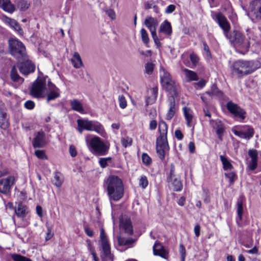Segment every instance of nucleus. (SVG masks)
<instances>
[{
    "label": "nucleus",
    "instance_id": "1",
    "mask_svg": "<svg viewBox=\"0 0 261 261\" xmlns=\"http://www.w3.org/2000/svg\"><path fill=\"white\" fill-rule=\"evenodd\" d=\"M216 17L219 25L222 29L225 36L233 44L237 51L242 54L246 53L250 46L248 40L240 32L234 31L231 33L229 32L230 24L222 14H217Z\"/></svg>",
    "mask_w": 261,
    "mask_h": 261
},
{
    "label": "nucleus",
    "instance_id": "2",
    "mask_svg": "<svg viewBox=\"0 0 261 261\" xmlns=\"http://www.w3.org/2000/svg\"><path fill=\"white\" fill-rule=\"evenodd\" d=\"M108 195L110 200L118 201L123 196L124 188L121 179L117 176H110L107 181Z\"/></svg>",
    "mask_w": 261,
    "mask_h": 261
},
{
    "label": "nucleus",
    "instance_id": "3",
    "mask_svg": "<svg viewBox=\"0 0 261 261\" xmlns=\"http://www.w3.org/2000/svg\"><path fill=\"white\" fill-rule=\"evenodd\" d=\"M260 67L257 61L239 60L233 64V72L239 77L250 74Z\"/></svg>",
    "mask_w": 261,
    "mask_h": 261
},
{
    "label": "nucleus",
    "instance_id": "4",
    "mask_svg": "<svg viewBox=\"0 0 261 261\" xmlns=\"http://www.w3.org/2000/svg\"><path fill=\"white\" fill-rule=\"evenodd\" d=\"M89 135L85 138L87 146L89 151L94 154L105 155L108 153L110 144L105 143L98 136H93L89 138Z\"/></svg>",
    "mask_w": 261,
    "mask_h": 261
},
{
    "label": "nucleus",
    "instance_id": "5",
    "mask_svg": "<svg viewBox=\"0 0 261 261\" xmlns=\"http://www.w3.org/2000/svg\"><path fill=\"white\" fill-rule=\"evenodd\" d=\"M76 129L81 134L84 130L95 132L103 137L106 132L103 125L96 121H91L87 119H79L77 120Z\"/></svg>",
    "mask_w": 261,
    "mask_h": 261
},
{
    "label": "nucleus",
    "instance_id": "6",
    "mask_svg": "<svg viewBox=\"0 0 261 261\" xmlns=\"http://www.w3.org/2000/svg\"><path fill=\"white\" fill-rule=\"evenodd\" d=\"M161 81L163 87L170 95V97H177L180 91L179 84L172 77L169 72L163 69V73L161 74Z\"/></svg>",
    "mask_w": 261,
    "mask_h": 261
},
{
    "label": "nucleus",
    "instance_id": "7",
    "mask_svg": "<svg viewBox=\"0 0 261 261\" xmlns=\"http://www.w3.org/2000/svg\"><path fill=\"white\" fill-rule=\"evenodd\" d=\"M9 48L12 56L20 60L26 59L25 47L23 44L18 40L10 38L9 40Z\"/></svg>",
    "mask_w": 261,
    "mask_h": 261
},
{
    "label": "nucleus",
    "instance_id": "8",
    "mask_svg": "<svg viewBox=\"0 0 261 261\" xmlns=\"http://www.w3.org/2000/svg\"><path fill=\"white\" fill-rule=\"evenodd\" d=\"M30 92V94L34 97H44L47 94L46 80L37 79L33 83Z\"/></svg>",
    "mask_w": 261,
    "mask_h": 261
},
{
    "label": "nucleus",
    "instance_id": "9",
    "mask_svg": "<svg viewBox=\"0 0 261 261\" xmlns=\"http://www.w3.org/2000/svg\"><path fill=\"white\" fill-rule=\"evenodd\" d=\"M226 108L238 121L244 122L246 116V112L244 109L232 101H229L226 103Z\"/></svg>",
    "mask_w": 261,
    "mask_h": 261
},
{
    "label": "nucleus",
    "instance_id": "10",
    "mask_svg": "<svg viewBox=\"0 0 261 261\" xmlns=\"http://www.w3.org/2000/svg\"><path fill=\"white\" fill-rule=\"evenodd\" d=\"M231 130L236 136L241 139L249 140L254 135L253 128L249 125H235L231 128Z\"/></svg>",
    "mask_w": 261,
    "mask_h": 261
},
{
    "label": "nucleus",
    "instance_id": "11",
    "mask_svg": "<svg viewBox=\"0 0 261 261\" xmlns=\"http://www.w3.org/2000/svg\"><path fill=\"white\" fill-rule=\"evenodd\" d=\"M247 15L252 21H261V0H253L250 3Z\"/></svg>",
    "mask_w": 261,
    "mask_h": 261
},
{
    "label": "nucleus",
    "instance_id": "12",
    "mask_svg": "<svg viewBox=\"0 0 261 261\" xmlns=\"http://www.w3.org/2000/svg\"><path fill=\"white\" fill-rule=\"evenodd\" d=\"M167 180L174 191L178 192L182 190V185L180 178L179 175L176 173L175 166L173 164L170 165V173Z\"/></svg>",
    "mask_w": 261,
    "mask_h": 261
},
{
    "label": "nucleus",
    "instance_id": "13",
    "mask_svg": "<svg viewBox=\"0 0 261 261\" xmlns=\"http://www.w3.org/2000/svg\"><path fill=\"white\" fill-rule=\"evenodd\" d=\"M100 238L103 254L105 259L110 261H113V255L111 253L110 245L103 229L100 230Z\"/></svg>",
    "mask_w": 261,
    "mask_h": 261
},
{
    "label": "nucleus",
    "instance_id": "14",
    "mask_svg": "<svg viewBox=\"0 0 261 261\" xmlns=\"http://www.w3.org/2000/svg\"><path fill=\"white\" fill-rule=\"evenodd\" d=\"M15 178L14 176L10 175L0 179V193L8 195L11 192L12 186L15 184Z\"/></svg>",
    "mask_w": 261,
    "mask_h": 261
},
{
    "label": "nucleus",
    "instance_id": "15",
    "mask_svg": "<svg viewBox=\"0 0 261 261\" xmlns=\"http://www.w3.org/2000/svg\"><path fill=\"white\" fill-rule=\"evenodd\" d=\"M20 60H22V61L17 63V66L22 74L28 75L34 71L35 66L31 61L28 59L27 55L25 60L21 59Z\"/></svg>",
    "mask_w": 261,
    "mask_h": 261
},
{
    "label": "nucleus",
    "instance_id": "16",
    "mask_svg": "<svg viewBox=\"0 0 261 261\" xmlns=\"http://www.w3.org/2000/svg\"><path fill=\"white\" fill-rule=\"evenodd\" d=\"M169 149V146L168 141L156 140V152L162 160L165 158V152Z\"/></svg>",
    "mask_w": 261,
    "mask_h": 261
},
{
    "label": "nucleus",
    "instance_id": "17",
    "mask_svg": "<svg viewBox=\"0 0 261 261\" xmlns=\"http://www.w3.org/2000/svg\"><path fill=\"white\" fill-rule=\"evenodd\" d=\"M250 160L247 162V167L250 170H254L258 164V153L256 150L250 149L248 151Z\"/></svg>",
    "mask_w": 261,
    "mask_h": 261
},
{
    "label": "nucleus",
    "instance_id": "18",
    "mask_svg": "<svg viewBox=\"0 0 261 261\" xmlns=\"http://www.w3.org/2000/svg\"><path fill=\"white\" fill-rule=\"evenodd\" d=\"M48 87L49 92L47 91V101L49 102L54 100L60 96L59 89L50 81H48Z\"/></svg>",
    "mask_w": 261,
    "mask_h": 261
},
{
    "label": "nucleus",
    "instance_id": "19",
    "mask_svg": "<svg viewBox=\"0 0 261 261\" xmlns=\"http://www.w3.org/2000/svg\"><path fill=\"white\" fill-rule=\"evenodd\" d=\"M158 88L156 86L151 88L147 90V95L146 97V106L154 103L158 96Z\"/></svg>",
    "mask_w": 261,
    "mask_h": 261
},
{
    "label": "nucleus",
    "instance_id": "20",
    "mask_svg": "<svg viewBox=\"0 0 261 261\" xmlns=\"http://www.w3.org/2000/svg\"><path fill=\"white\" fill-rule=\"evenodd\" d=\"M213 127L216 130V135L218 137L219 142L223 140V137L225 133V129L224 124L219 119L215 120L214 126Z\"/></svg>",
    "mask_w": 261,
    "mask_h": 261
},
{
    "label": "nucleus",
    "instance_id": "21",
    "mask_svg": "<svg viewBox=\"0 0 261 261\" xmlns=\"http://www.w3.org/2000/svg\"><path fill=\"white\" fill-rule=\"evenodd\" d=\"M46 144L45 134L43 132H38L33 142V146L34 148L43 147Z\"/></svg>",
    "mask_w": 261,
    "mask_h": 261
},
{
    "label": "nucleus",
    "instance_id": "22",
    "mask_svg": "<svg viewBox=\"0 0 261 261\" xmlns=\"http://www.w3.org/2000/svg\"><path fill=\"white\" fill-rule=\"evenodd\" d=\"M119 221L120 229L128 234H131L133 230L130 219L122 217L120 219Z\"/></svg>",
    "mask_w": 261,
    "mask_h": 261
},
{
    "label": "nucleus",
    "instance_id": "23",
    "mask_svg": "<svg viewBox=\"0 0 261 261\" xmlns=\"http://www.w3.org/2000/svg\"><path fill=\"white\" fill-rule=\"evenodd\" d=\"M153 254L165 259L168 258V252L160 243H155L153 247Z\"/></svg>",
    "mask_w": 261,
    "mask_h": 261
},
{
    "label": "nucleus",
    "instance_id": "24",
    "mask_svg": "<svg viewBox=\"0 0 261 261\" xmlns=\"http://www.w3.org/2000/svg\"><path fill=\"white\" fill-rule=\"evenodd\" d=\"M159 131L160 133V136L156 139V140H160L163 141H167V132H168V125L164 121H161L159 124Z\"/></svg>",
    "mask_w": 261,
    "mask_h": 261
},
{
    "label": "nucleus",
    "instance_id": "25",
    "mask_svg": "<svg viewBox=\"0 0 261 261\" xmlns=\"http://www.w3.org/2000/svg\"><path fill=\"white\" fill-rule=\"evenodd\" d=\"M245 200V197L241 195L237 202V215L238 217L236 219L237 223L238 225L240 224V222L242 220V216L243 214V203Z\"/></svg>",
    "mask_w": 261,
    "mask_h": 261
},
{
    "label": "nucleus",
    "instance_id": "26",
    "mask_svg": "<svg viewBox=\"0 0 261 261\" xmlns=\"http://www.w3.org/2000/svg\"><path fill=\"white\" fill-rule=\"evenodd\" d=\"M144 24L148 28L151 34L156 33V28L158 26L157 20L152 17H147L144 21Z\"/></svg>",
    "mask_w": 261,
    "mask_h": 261
},
{
    "label": "nucleus",
    "instance_id": "27",
    "mask_svg": "<svg viewBox=\"0 0 261 261\" xmlns=\"http://www.w3.org/2000/svg\"><path fill=\"white\" fill-rule=\"evenodd\" d=\"M10 76L11 80L17 83L18 85H21L24 81V79L19 75L17 69L15 66H13L12 67L10 73Z\"/></svg>",
    "mask_w": 261,
    "mask_h": 261
},
{
    "label": "nucleus",
    "instance_id": "28",
    "mask_svg": "<svg viewBox=\"0 0 261 261\" xmlns=\"http://www.w3.org/2000/svg\"><path fill=\"white\" fill-rule=\"evenodd\" d=\"M168 101L169 102V109L166 114V119L171 120L174 117L176 109L175 98L169 97Z\"/></svg>",
    "mask_w": 261,
    "mask_h": 261
},
{
    "label": "nucleus",
    "instance_id": "29",
    "mask_svg": "<svg viewBox=\"0 0 261 261\" xmlns=\"http://www.w3.org/2000/svg\"><path fill=\"white\" fill-rule=\"evenodd\" d=\"M0 8L10 13H12L15 10V7L10 0H0Z\"/></svg>",
    "mask_w": 261,
    "mask_h": 261
},
{
    "label": "nucleus",
    "instance_id": "30",
    "mask_svg": "<svg viewBox=\"0 0 261 261\" xmlns=\"http://www.w3.org/2000/svg\"><path fill=\"white\" fill-rule=\"evenodd\" d=\"M135 240L132 238H126L121 236L118 237V242L119 246H125L126 249L133 247Z\"/></svg>",
    "mask_w": 261,
    "mask_h": 261
},
{
    "label": "nucleus",
    "instance_id": "31",
    "mask_svg": "<svg viewBox=\"0 0 261 261\" xmlns=\"http://www.w3.org/2000/svg\"><path fill=\"white\" fill-rule=\"evenodd\" d=\"M1 19L5 23L9 24L16 31L19 32L21 30L20 27L14 19L9 18L5 15H2Z\"/></svg>",
    "mask_w": 261,
    "mask_h": 261
},
{
    "label": "nucleus",
    "instance_id": "32",
    "mask_svg": "<svg viewBox=\"0 0 261 261\" xmlns=\"http://www.w3.org/2000/svg\"><path fill=\"white\" fill-rule=\"evenodd\" d=\"M15 212L17 217L24 218L28 213V207L22 203H19L18 206L15 208Z\"/></svg>",
    "mask_w": 261,
    "mask_h": 261
},
{
    "label": "nucleus",
    "instance_id": "33",
    "mask_svg": "<svg viewBox=\"0 0 261 261\" xmlns=\"http://www.w3.org/2000/svg\"><path fill=\"white\" fill-rule=\"evenodd\" d=\"M9 125L7 114L5 110L0 107V127L3 129H7Z\"/></svg>",
    "mask_w": 261,
    "mask_h": 261
},
{
    "label": "nucleus",
    "instance_id": "34",
    "mask_svg": "<svg viewBox=\"0 0 261 261\" xmlns=\"http://www.w3.org/2000/svg\"><path fill=\"white\" fill-rule=\"evenodd\" d=\"M182 71L185 73L187 82H190L198 80V76L195 72L187 68H184Z\"/></svg>",
    "mask_w": 261,
    "mask_h": 261
},
{
    "label": "nucleus",
    "instance_id": "35",
    "mask_svg": "<svg viewBox=\"0 0 261 261\" xmlns=\"http://www.w3.org/2000/svg\"><path fill=\"white\" fill-rule=\"evenodd\" d=\"M159 32L168 36L172 34V30L171 23L167 20H165L160 25Z\"/></svg>",
    "mask_w": 261,
    "mask_h": 261
},
{
    "label": "nucleus",
    "instance_id": "36",
    "mask_svg": "<svg viewBox=\"0 0 261 261\" xmlns=\"http://www.w3.org/2000/svg\"><path fill=\"white\" fill-rule=\"evenodd\" d=\"M71 62L75 68H80L83 66V63L80 55L77 52H75L71 59Z\"/></svg>",
    "mask_w": 261,
    "mask_h": 261
},
{
    "label": "nucleus",
    "instance_id": "37",
    "mask_svg": "<svg viewBox=\"0 0 261 261\" xmlns=\"http://www.w3.org/2000/svg\"><path fill=\"white\" fill-rule=\"evenodd\" d=\"M220 159L223 165V168L225 171L234 169L230 161L226 156L221 155Z\"/></svg>",
    "mask_w": 261,
    "mask_h": 261
},
{
    "label": "nucleus",
    "instance_id": "38",
    "mask_svg": "<svg viewBox=\"0 0 261 261\" xmlns=\"http://www.w3.org/2000/svg\"><path fill=\"white\" fill-rule=\"evenodd\" d=\"M64 181L62 174L59 172H56L54 178L52 180L53 184L57 187H61Z\"/></svg>",
    "mask_w": 261,
    "mask_h": 261
},
{
    "label": "nucleus",
    "instance_id": "39",
    "mask_svg": "<svg viewBox=\"0 0 261 261\" xmlns=\"http://www.w3.org/2000/svg\"><path fill=\"white\" fill-rule=\"evenodd\" d=\"M185 117L187 120V125L188 127L192 126V121L193 120V115L190 108L184 107L183 108Z\"/></svg>",
    "mask_w": 261,
    "mask_h": 261
},
{
    "label": "nucleus",
    "instance_id": "40",
    "mask_svg": "<svg viewBox=\"0 0 261 261\" xmlns=\"http://www.w3.org/2000/svg\"><path fill=\"white\" fill-rule=\"evenodd\" d=\"M70 106L72 110L83 113L84 112V108L82 103L77 99H73L70 101Z\"/></svg>",
    "mask_w": 261,
    "mask_h": 261
},
{
    "label": "nucleus",
    "instance_id": "41",
    "mask_svg": "<svg viewBox=\"0 0 261 261\" xmlns=\"http://www.w3.org/2000/svg\"><path fill=\"white\" fill-rule=\"evenodd\" d=\"M224 175L226 178H227L229 180V182L230 184L233 183L234 180L237 178V175L236 174V172L234 170L226 171L224 173Z\"/></svg>",
    "mask_w": 261,
    "mask_h": 261
},
{
    "label": "nucleus",
    "instance_id": "42",
    "mask_svg": "<svg viewBox=\"0 0 261 261\" xmlns=\"http://www.w3.org/2000/svg\"><path fill=\"white\" fill-rule=\"evenodd\" d=\"M30 6V4L25 0H20L17 2V7L21 11L27 10Z\"/></svg>",
    "mask_w": 261,
    "mask_h": 261
},
{
    "label": "nucleus",
    "instance_id": "43",
    "mask_svg": "<svg viewBox=\"0 0 261 261\" xmlns=\"http://www.w3.org/2000/svg\"><path fill=\"white\" fill-rule=\"evenodd\" d=\"M141 34L142 40L143 43L146 44H148L149 41V39L147 31L145 29L142 28L141 30Z\"/></svg>",
    "mask_w": 261,
    "mask_h": 261
},
{
    "label": "nucleus",
    "instance_id": "44",
    "mask_svg": "<svg viewBox=\"0 0 261 261\" xmlns=\"http://www.w3.org/2000/svg\"><path fill=\"white\" fill-rule=\"evenodd\" d=\"M35 155L39 159L45 160L47 159V155L45 154V151L44 150H36L35 151Z\"/></svg>",
    "mask_w": 261,
    "mask_h": 261
},
{
    "label": "nucleus",
    "instance_id": "45",
    "mask_svg": "<svg viewBox=\"0 0 261 261\" xmlns=\"http://www.w3.org/2000/svg\"><path fill=\"white\" fill-rule=\"evenodd\" d=\"M142 160L143 163L148 166L152 163V160L150 157L146 153H143L142 155Z\"/></svg>",
    "mask_w": 261,
    "mask_h": 261
},
{
    "label": "nucleus",
    "instance_id": "46",
    "mask_svg": "<svg viewBox=\"0 0 261 261\" xmlns=\"http://www.w3.org/2000/svg\"><path fill=\"white\" fill-rule=\"evenodd\" d=\"M12 258L14 261H32L30 259L19 254H13Z\"/></svg>",
    "mask_w": 261,
    "mask_h": 261
},
{
    "label": "nucleus",
    "instance_id": "47",
    "mask_svg": "<svg viewBox=\"0 0 261 261\" xmlns=\"http://www.w3.org/2000/svg\"><path fill=\"white\" fill-rule=\"evenodd\" d=\"M119 105L121 109H124L127 106V102L125 97L123 95H119L118 97Z\"/></svg>",
    "mask_w": 261,
    "mask_h": 261
},
{
    "label": "nucleus",
    "instance_id": "48",
    "mask_svg": "<svg viewBox=\"0 0 261 261\" xmlns=\"http://www.w3.org/2000/svg\"><path fill=\"white\" fill-rule=\"evenodd\" d=\"M121 142L122 146L124 147H127L132 145V139L129 137L123 138L121 140Z\"/></svg>",
    "mask_w": 261,
    "mask_h": 261
},
{
    "label": "nucleus",
    "instance_id": "49",
    "mask_svg": "<svg viewBox=\"0 0 261 261\" xmlns=\"http://www.w3.org/2000/svg\"><path fill=\"white\" fill-rule=\"evenodd\" d=\"M148 185V180L145 176H141L139 179V185L145 189Z\"/></svg>",
    "mask_w": 261,
    "mask_h": 261
},
{
    "label": "nucleus",
    "instance_id": "50",
    "mask_svg": "<svg viewBox=\"0 0 261 261\" xmlns=\"http://www.w3.org/2000/svg\"><path fill=\"white\" fill-rule=\"evenodd\" d=\"M110 161H111V158L110 157L100 158L99 160V163L100 167L103 168L108 166V162Z\"/></svg>",
    "mask_w": 261,
    "mask_h": 261
},
{
    "label": "nucleus",
    "instance_id": "51",
    "mask_svg": "<svg viewBox=\"0 0 261 261\" xmlns=\"http://www.w3.org/2000/svg\"><path fill=\"white\" fill-rule=\"evenodd\" d=\"M145 72L148 74L152 73L154 68V65L152 63H147L145 66Z\"/></svg>",
    "mask_w": 261,
    "mask_h": 261
},
{
    "label": "nucleus",
    "instance_id": "52",
    "mask_svg": "<svg viewBox=\"0 0 261 261\" xmlns=\"http://www.w3.org/2000/svg\"><path fill=\"white\" fill-rule=\"evenodd\" d=\"M190 59L194 66H195L199 61V58L195 54H191L190 55Z\"/></svg>",
    "mask_w": 261,
    "mask_h": 261
},
{
    "label": "nucleus",
    "instance_id": "53",
    "mask_svg": "<svg viewBox=\"0 0 261 261\" xmlns=\"http://www.w3.org/2000/svg\"><path fill=\"white\" fill-rule=\"evenodd\" d=\"M211 98V94L210 92H206L201 96V98L205 105L208 104V99Z\"/></svg>",
    "mask_w": 261,
    "mask_h": 261
},
{
    "label": "nucleus",
    "instance_id": "54",
    "mask_svg": "<svg viewBox=\"0 0 261 261\" xmlns=\"http://www.w3.org/2000/svg\"><path fill=\"white\" fill-rule=\"evenodd\" d=\"M204 118L203 121L204 122L208 121L210 125H211V114L208 111H206L204 110Z\"/></svg>",
    "mask_w": 261,
    "mask_h": 261
},
{
    "label": "nucleus",
    "instance_id": "55",
    "mask_svg": "<svg viewBox=\"0 0 261 261\" xmlns=\"http://www.w3.org/2000/svg\"><path fill=\"white\" fill-rule=\"evenodd\" d=\"M24 107L28 110H32L35 107V103L32 100H27L24 103Z\"/></svg>",
    "mask_w": 261,
    "mask_h": 261
},
{
    "label": "nucleus",
    "instance_id": "56",
    "mask_svg": "<svg viewBox=\"0 0 261 261\" xmlns=\"http://www.w3.org/2000/svg\"><path fill=\"white\" fill-rule=\"evenodd\" d=\"M69 153L72 157H75L77 155V151L75 146L71 145L69 146Z\"/></svg>",
    "mask_w": 261,
    "mask_h": 261
},
{
    "label": "nucleus",
    "instance_id": "57",
    "mask_svg": "<svg viewBox=\"0 0 261 261\" xmlns=\"http://www.w3.org/2000/svg\"><path fill=\"white\" fill-rule=\"evenodd\" d=\"M151 34V36H152V37L154 40V42L155 43V44L158 46H161V43H160V40L158 38V37L156 35V33H153Z\"/></svg>",
    "mask_w": 261,
    "mask_h": 261
},
{
    "label": "nucleus",
    "instance_id": "58",
    "mask_svg": "<svg viewBox=\"0 0 261 261\" xmlns=\"http://www.w3.org/2000/svg\"><path fill=\"white\" fill-rule=\"evenodd\" d=\"M175 136L179 140H182L184 137L181 132L179 129H177L175 131Z\"/></svg>",
    "mask_w": 261,
    "mask_h": 261
},
{
    "label": "nucleus",
    "instance_id": "59",
    "mask_svg": "<svg viewBox=\"0 0 261 261\" xmlns=\"http://www.w3.org/2000/svg\"><path fill=\"white\" fill-rule=\"evenodd\" d=\"M175 9V6L174 5H169L166 9L165 12L169 14L172 13Z\"/></svg>",
    "mask_w": 261,
    "mask_h": 261
},
{
    "label": "nucleus",
    "instance_id": "60",
    "mask_svg": "<svg viewBox=\"0 0 261 261\" xmlns=\"http://www.w3.org/2000/svg\"><path fill=\"white\" fill-rule=\"evenodd\" d=\"M157 125L158 123L156 120H151L149 123V129L150 130H154L156 128Z\"/></svg>",
    "mask_w": 261,
    "mask_h": 261
},
{
    "label": "nucleus",
    "instance_id": "61",
    "mask_svg": "<svg viewBox=\"0 0 261 261\" xmlns=\"http://www.w3.org/2000/svg\"><path fill=\"white\" fill-rule=\"evenodd\" d=\"M213 95L214 94L217 95L218 97H221L223 95V93L221 91L218 90L217 88L215 87L214 85H213Z\"/></svg>",
    "mask_w": 261,
    "mask_h": 261
},
{
    "label": "nucleus",
    "instance_id": "62",
    "mask_svg": "<svg viewBox=\"0 0 261 261\" xmlns=\"http://www.w3.org/2000/svg\"><path fill=\"white\" fill-rule=\"evenodd\" d=\"M245 252L249 254H257L258 249L256 246H254L252 249L245 251Z\"/></svg>",
    "mask_w": 261,
    "mask_h": 261
},
{
    "label": "nucleus",
    "instance_id": "63",
    "mask_svg": "<svg viewBox=\"0 0 261 261\" xmlns=\"http://www.w3.org/2000/svg\"><path fill=\"white\" fill-rule=\"evenodd\" d=\"M200 226L199 224H196L194 227V233L196 237L200 236Z\"/></svg>",
    "mask_w": 261,
    "mask_h": 261
},
{
    "label": "nucleus",
    "instance_id": "64",
    "mask_svg": "<svg viewBox=\"0 0 261 261\" xmlns=\"http://www.w3.org/2000/svg\"><path fill=\"white\" fill-rule=\"evenodd\" d=\"M107 15L112 19L115 18V13L114 11L111 9L106 11Z\"/></svg>",
    "mask_w": 261,
    "mask_h": 261
}]
</instances>
